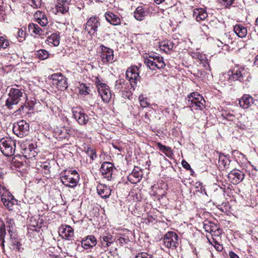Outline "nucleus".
<instances>
[{
	"label": "nucleus",
	"mask_w": 258,
	"mask_h": 258,
	"mask_svg": "<svg viewBox=\"0 0 258 258\" xmlns=\"http://www.w3.org/2000/svg\"><path fill=\"white\" fill-rule=\"evenodd\" d=\"M26 99V95L23 90L17 88H12L8 93V97L6 102V106L9 109H13L14 105Z\"/></svg>",
	"instance_id": "1"
},
{
	"label": "nucleus",
	"mask_w": 258,
	"mask_h": 258,
	"mask_svg": "<svg viewBox=\"0 0 258 258\" xmlns=\"http://www.w3.org/2000/svg\"><path fill=\"white\" fill-rule=\"evenodd\" d=\"M206 101L203 96L198 92H192L187 96L186 104L192 110H202L205 108Z\"/></svg>",
	"instance_id": "2"
},
{
	"label": "nucleus",
	"mask_w": 258,
	"mask_h": 258,
	"mask_svg": "<svg viewBox=\"0 0 258 258\" xmlns=\"http://www.w3.org/2000/svg\"><path fill=\"white\" fill-rule=\"evenodd\" d=\"M79 179V175L75 170L66 171L64 175L60 177V180L63 184L72 188L77 186Z\"/></svg>",
	"instance_id": "3"
},
{
	"label": "nucleus",
	"mask_w": 258,
	"mask_h": 258,
	"mask_svg": "<svg viewBox=\"0 0 258 258\" xmlns=\"http://www.w3.org/2000/svg\"><path fill=\"white\" fill-rule=\"evenodd\" d=\"M15 143L11 139H2L0 140V149L6 156H12L15 153Z\"/></svg>",
	"instance_id": "4"
},
{
	"label": "nucleus",
	"mask_w": 258,
	"mask_h": 258,
	"mask_svg": "<svg viewBox=\"0 0 258 258\" xmlns=\"http://www.w3.org/2000/svg\"><path fill=\"white\" fill-rule=\"evenodd\" d=\"M13 133L18 137L23 138L29 133V124L24 120L15 122L13 127Z\"/></svg>",
	"instance_id": "5"
},
{
	"label": "nucleus",
	"mask_w": 258,
	"mask_h": 258,
	"mask_svg": "<svg viewBox=\"0 0 258 258\" xmlns=\"http://www.w3.org/2000/svg\"><path fill=\"white\" fill-rule=\"evenodd\" d=\"M100 26L99 19L96 16H92L86 22L85 30L91 36H95Z\"/></svg>",
	"instance_id": "6"
},
{
	"label": "nucleus",
	"mask_w": 258,
	"mask_h": 258,
	"mask_svg": "<svg viewBox=\"0 0 258 258\" xmlns=\"http://www.w3.org/2000/svg\"><path fill=\"white\" fill-rule=\"evenodd\" d=\"M95 84L103 101L105 102H108L111 97L109 87L105 83H101L98 78H96Z\"/></svg>",
	"instance_id": "7"
},
{
	"label": "nucleus",
	"mask_w": 258,
	"mask_h": 258,
	"mask_svg": "<svg viewBox=\"0 0 258 258\" xmlns=\"http://www.w3.org/2000/svg\"><path fill=\"white\" fill-rule=\"evenodd\" d=\"M50 79L52 80V83L54 86L61 90H63L68 88L67 79L61 73H57L51 75Z\"/></svg>",
	"instance_id": "8"
},
{
	"label": "nucleus",
	"mask_w": 258,
	"mask_h": 258,
	"mask_svg": "<svg viewBox=\"0 0 258 258\" xmlns=\"http://www.w3.org/2000/svg\"><path fill=\"white\" fill-rule=\"evenodd\" d=\"M115 169L113 164L110 162H103L100 168V172L103 178L110 181L112 179L113 172Z\"/></svg>",
	"instance_id": "9"
},
{
	"label": "nucleus",
	"mask_w": 258,
	"mask_h": 258,
	"mask_svg": "<svg viewBox=\"0 0 258 258\" xmlns=\"http://www.w3.org/2000/svg\"><path fill=\"white\" fill-rule=\"evenodd\" d=\"M125 76L126 79L130 82L132 86H136L137 82L140 80L139 69L137 66H132L127 69Z\"/></svg>",
	"instance_id": "10"
},
{
	"label": "nucleus",
	"mask_w": 258,
	"mask_h": 258,
	"mask_svg": "<svg viewBox=\"0 0 258 258\" xmlns=\"http://www.w3.org/2000/svg\"><path fill=\"white\" fill-rule=\"evenodd\" d=\"M164 243L166 247L169 248H175L178 244V236L173 231L168 232L164 237Z\"/></svg>",
	"instance_id": "11"
},
{
	"label": "nucleus",
	"mask_w": 258,
	"mask_h": 258,
	"mask_svg": "<svg viewBox=\"0 0 258 258\" xmlns=\"http://www.w3.org/2000/svg\"><path fill=\"white\" fill-rule=\"evenodd\" d=\"M73 117L80 125H86L89 121V117L80 108H73Z\"/></svg>",
	"instance_id": "12"
},
{
	"label": "nucleus",
	"mask_w": 258,
	"mask_h": 258,
	"mask_svg": "<svg viewBox=\"0 0 258 258\" xmlns=\"http://www.w3.org/2000/svg\"><path fill=\"white\" fill-rule=\"evenodd\" d=\"M100 48V57L103 62L104 63L112 62L114 57L113 50L104 45H101Z\"/></svg>",
	"instance_id": "13"
},
{
	"label": "nucleus",
	"mask_w": 258,
	"mask_h": 258,
	"mask_svg": "<svg viewBox=\"0 0 258 258\" xmlns=\"http://www.w3.org/2000/svg\"><path fill=\"white\" fill-rule=\"evenodd\" d=\"M114 241L115 238L111 234L108 233H104L100 237L99 245L105 251Z\"/></svg>",
	"instance_id": "14"
},
{
	"label": "nucleus",
	"mask_w": 258,
	"mask_h": 258,
	"mask_svg": "<svg viewBox=\"0 0 258 258\" xmlns=\"http://www.w3.org/2000/svg\"><path fill=\"white\" fill-rule=\"evenodd\" d=\"M227 177L230 182L236 184L243 180L244 174L241 171L234 169L228 173Z\"/></svg>",
	"instance_id": "15"
},
{
	"label": "nucleus",
	"mask_w": 258,
	"mask_h": 258,
	"mask_svg": "<svg viewBox=\"0 0 258 258\" xmlns=\"http://www.w3.org/2000/svg\"><path fill=\"white\" fill-rule=\"evenodd\" d=\"M142 176L143 172L141 169L138 167H135L127 176V179L132 183L136 184L141 181Z\"/></svg>",
	"instance_id": "16"
},
{
	"label": "nucleus",
	"mask_w": 258,
	"mask_h": 258,
	"mask_svg": "<svg viewBox=\"0 0 258 258\" xmlns=\"http://www.w3.org/2000/svg\"><path fill=\"white\" fill-rule=\"evenodd\" d=\"M203 228L207 232L211 233L212 235L218 236L221 234L222 230L217 227L214 223L209 221H205L203 223Z\"/></svg>",
	"instance_id": "17"
},
{
	"label": "nucleus",
	"mask_w": 258,
	"mask_h": 258,
	"mask_svg": "<svg viewBox=\"0 0 258 258\" xmlns=\"http://www.w3.org/2000/svg\"><path fill=\"white\" fill-rule=\"evenodd\" d=\"M81 244L84 249H89L96 245L97 240L94 235H89L82 239Z\"/></svg>",
	"instance_id": "18"
},
{
	"label": "nucleus",
	"mask_w": 258,
	"mask_h": 258,
	"mask_svg": "<svg viewBox=\"0 0 258 258\" xmlns=\"http://www.w3.org/2000/svg\"><path fill=\"white\" fill-rule=\"evenodd\" d=\"M238 103L243 108H248L254 103V100L249 95L244 94L239 99Z\"/></svg>",
	"instance_id": "19"
},
{
	"label": "nucleus",
	"mask_w": 258,
	"mask_h": 258,
	"mask_svg": "<svg viewBox=\"0 0 258 258\" xmlns=\"http://www.w3.org/2000/svg\"><path fill=\"white\" fill-rule=\"evenodd\" d=\"M105 17L107 21L113 25L116 26L120 24V19L112 12H107L105 13Z\"/></svg>",
	"instance_id": "20"
},
{
	"label": "nucleus",
	"mask_w": 258,
	"mask_h": 258,
	"mask_svg": "<svg viewBox=\"0 0 258 258\" xmlns=\"http://www.w3.org/2000/svg\"><path fill=\"white\" fill-rule=\"evenodd\" d=\"M60 235L66 239H71L74 236V230L69 225H66L59 230Z\"/></svg>",
	"instance_id": "21"
},
{
	"label": "nucleus",
	"mask_w": 258,
	"mask_h": 258,
	"mask_svg": "<svg viewBox=\"0 0 258 258\" xmlns=\"http://www.w3.org/2000/svg\"><path fill=\"white\" fill-rule=\"evenodd\" d=\"M193 16L198 22L205 20L208 16L206 11L203 8L195 9L193 11Z\"/></svg>",
	"instance_id": "22"
},
{
	"label": "nucleus",
	"mask_w": 258,
	"mask_h": 258,
	"mask_svg": "<svg viewBox=\"0 0 258 258\" xmlns=\"http://www.w3.org/2000/svg\"><path fill=\"white\" fill-rule=\"evenodd\" d=\"M47 43L51 46H57L60 43L59 33H54L47 37Z\"/></svg>",
	"instance_id": "23"
},
{
	"label": "nucleus",
	"mask_w": 258,
	"mask_h": 258,
	"mask_svg": "<svg viewBox=\"0 0 258 258\" xmlns=\"http://www.w3.org/2000/svg\"><path fill=\"white\" fill-rule=\"evenodd\" d=\"M134 17L138 21L143 20L145 16L148 14L147 10L142 6L137 8L134 12Z\"/></svg>",
	"instance_id": "24"
},
{
	"label": "nucleus",
	"mask_w": 258,
	"mask_h": 258,
	"mask_svg": "<svg viewBox=\"0 0 258 258\" xmlns=\"http://www.w3.org/2000/svg\"><path fill=\"white\" fill-rule=\"evenodd\" d=\"M8 198L2 197L1 201L9 210H12L15 202L17 201L14 199V197L12 195H8Z\"/></svg>",
	"instance_id": "25"
},
{
	"label": "nucleus",
	"mask_w": 258,
	"mask_h": 258,
	"mask_svg": "<svg viewBox=\"0 0 258 258\" xmlns=\"http://www.w3.org/2000/svg\"><path fill=\"white\" fill-rule=\"evenodd\" d=\"M228 75L229 76L228 81L237 80L242 77L241 72L238 67L229 70Z\"/></svg>",
	"instance_id": "26"
},
{
	"label": "nucleus",
	"mask_w": 258,
	"mask_h": 258,
	"mask_svg": "<svg viewBox=\"0 0 258 258\" xmlns=\"http://www.w3.org/2000/svg\"><path fill=\"white\" fill-rule=\"evenodd\" d=\"M110 188L106 185H101L97 187V192L102 198L106 199L111 195Z\"/></svg>",
	"instance_id": "27"
},
{
	"label": "nucleus",
	"mask_w": 258,
	"mask_h": 258,
	"mask_svg": "<svg viewBox=\"0 0 258 258\" xmlns=\"http://www.w3.org/2000/svg\"><path fill=\"white\" fill-rule=\"evenodd\" d=\"M233 30L234 33L241 38L244 37L247 33V29L241 24H238L234 26Z\"/></svg>",
	"instance_id": "28"
},
{
	"label": "nucleus",
	"mask_w": 258,
	"mask_h": 258,
	"mask_svg": "<svg viewBox=\"0 0 258 258\" xmlns=\"http://www.w3.org/2000/svg\"><path fill=\"white\" fill-rule=\"evenodd\" d=\"M28 31L31 34H34L39 35L44 34V31L38 26V25L34 23H30L28 25Z\"/></svg>",
	"instance_id": "29"
},
{
	"label": "nucleus",
	"mask_w": 258,
	"mask_h": 258,
	"mask_svg": "<svg viewBox=\"0 0 258 258\" xmlns=\"http://www.w3.org/2000/svg\"><path fill=\"white\" fill-rule=\"evenodd\" d=\"M68 5H66L64 3H61L57 1V4L55 7V14H64L67 13L69 11V7Z\"/></svg>",
	"instance_id": "30"
},
{
	"label": "nucleus",
	"mask_w": 258,
	"mask_h": 258,
	"mask_svg": "<svg viewBox=\"0 0 258 258\" xmlns=\"http://www.w3.org/2000/svg\"><path fill=\"white\" fill-rule=\"evenodd\" d=\"M174 46V43L172 41H164L161 43L160 47L165 52L168 53L171 50Z\"/></svg>",
	"instance_id": "31"
},
{
	"label": "nucleus",
	"mask_w": 258,
	"mask_h": 258,
	"mask_svg": "<svg viewBox=\"0 0 258 258\" xmlns=\"http://www.w3.org/2000/svg\"><path fill=\"white\" fill-rule=\"evenodd\" d=\"M35 54L40 60H44L48 58L50 53L45 49H40L36 52Z\"/></svg>",
	"instance_id": "32"
},
{
	"label": "nucleus",
	"mask_w": 258,
	"mask_h": 258,
	"mask_svg": "<svg viewBox=\"0 0 258 258\" xmlns=\"http://www.w3.org/2000/svg\"><path fill=\"white\" fill-rule=\"evenodd\" d=\"M124 86L125 80L123 79H120L116 81L114 89L118 92L123 91L125 89Z\"/></svg>",
	"instance_id": "33"
},
{
	"label": "nucleus",
	"mask_w": 258,
	"mask_h": 258,
	"mask_svg": "<svg viewBox=\"0 0 258 258\" xmlns=\"http://www.w3.org/2000/svg\"><path fill=\"white\" fill-rule=\"evenodd\" d=\"M41 170L46 176L49 175L50 171V164L48 162H45L41 165Z\"/></svg>",
	"instance_id": "34"
},
{
	"label": "nucleus",
	"mask_w": 258,
	"mask_h": 258,
	"mask_svg": "<svg viewBox=\"0 0 258 258\" xmlns=\"http://www.w3.org/2000/svg\"><path fill=\"white\" fill-rule=\"evenodd\" d=\"M145 63L151 70H156L157 62L152 60L151 59L146 58L145 60Z\"/></svg>",
	"instance_id": "35"
},
{
	"label": "nucleus",
	"mask_w": 258,
	"mask_h": 258,
	"mask_svg": "<svg viewBox=\"0 0 258 258\" xmlns=\"http://www.w3.org/2000/svg\"><path fill=\"white\" fill-rule=\"evenodd\" d=\"M157 146L159 149L166 155H167L168 153H170L171 152V150L170 147L164 146L160 143H158L157 144Z\"/></svg>",
	"instance_id": "36"
},
{
	"label": "nucleus",
	"mask_w": 258,
	"mask_h": 258,
	"mask_svg": "<svg viewBox=\"0 0 258 258\" xmlns=\"http://www.w3.org/2000/svg\"><path fill=\"white\" fill-rule=\"evenodd\" d=\"M86 153L93 160L97 158L96 150L94 149L88 148L86 151Z\"/></svg>",
	"instance_id": "37"
},
{
	"label": "nucleus",
	"mask_w": 258,
	"mask_h": 258,
	"mask_svg": "<svg viewBox=\"0 0 258 258\" xmlns=\"http://www.w3.org/2000/svg\"><path fill=\"white\" fill-rule=\"evenodd\" d=\"M80 90L82 94L84 95L89 94V92L90 91L89 87L87 86L86 84H82L80 85Z\"/></svg>",
	"instance_id": "38"
},
{
	"label": "nucleus",
	"mask_w": 258,
	"mask_h": 258,
	"mask_svg": "<svg viewBox=\"0 0 258 258\" xmlns=\"http://www.w3.org/2000/svg\"><path fill=\"white\" fill-rule=\"evenodd\" d=\"M9 45V42L4 36L0 37V49H5Z\"/></svg>",
	"instance_id": "39"
},
{
	"label": "nucleus",
	"mask_w": 258,
	"mask_h": 258,
	"mask_svg": "<svg viewBox=\"0 0 258 258\" xmlns=\"http://www.w3.org/2000/svg\"><path fill=\"white\" fill-rule=\"evenodd\" d=\"M135 258H153V255L146 252H140L136 254Z\"/></svg>",
	"instance_id": "40"
},
{
	"label": "nucleus",
	"mask_w": 258,
	"mask_h": 258,
	"mask_svg": "<svg viewBox=\"0 0 258 258\" xmlns=\"http://www.w3.org/2000/svg\"><path fill=\"white\" fill-rule=\"evenodd\" d=\"M46 15L44 12L39 11L36 12L34 15V17L36 20V22H38V21H40V20L42 19Z\"/></svg>",
	"instance_id": "41"
},
{
	"label": "nucleus",
	"mask_w": 258,
	"mask_h": 258,
	"mask_svg": "<svg viewBox=\"0 0 258 258\" xmlns=\"http://www.w3.org/2000/svg\"><path fill=\"white\" fill-rule=\"evenodd\" d=\"M68 135L69 133L67 132V130L65 128H62V130H60L58 132V136L60 139H64L68 138Z\"/></svg>",
	"instance_id": "42"
},
{
	"label": "nucleus",
	"mask_w": 258,
	"mask_h": 258,
	"mask_svg": "<svg viewBox=\"0 0 258 258\" xmlns=\"http://www.w3.org/2000/svg\"><path fill=\"white\" fill-rule=\"evenodd\" d=\"M29 3L30 5L34 8H39L41 5V0H30Z\"/></svg>",
	"instance_id": "43"
},
{
	"label": "nucleus",
	"mask_w": 258,
	"mask_h": 258,
	"mask_svg": "<svg viewBox=\"0 0 258 258\" xmlns=\"http://www.w3.org/2000/svg\"><path fill=\"white\" fill-rule=\"evenodd\" d=\"M139 99L141 107L145 108L149 105L150 103L144 99L143 96H140Z\"/></svg>",
	"instance_id": "44"
},
{
	"label": "nucleus",
	"mask_w": 258,
	"mask_h": 258,
	"mask_svg": "<svg viewBox=\"0 0 258 258\" xmlns=\"http://www.w3.org/2000/svg\"><path fill=\"white\" fill-rule=\"evenodd\" d=\"M35 147L34 145L31 144L28 146V147L26 149V151H29L31 153L32 157H35L36 154V151L34 150Z\"/></svg>",
	"instance_id": "45"
},
{
	"label": "nucleus",
	"mask_w": 258,
	"mask_h": 258,
	"mask_svg": "<svg viewBox=\"0 0 258 258\" xmlns=\"http://www.w3.org/2000/svg\"><path fill=\"white\" fill-rule=\"evenodd\" d=\"M37 23H39L41 26L46 27L48 24V21L46 16L40 20V21H38Z\"/></svg>",
	"instance_id": "46"
},
{
	"label": "nucleus",
	"mask_w": 258,
	"mask_h": 258,
	"mask_svg": "<svg viewBox=\"0 0 258 258\" xmlns=\"http://www.w3.org/2000/svg\"><path fill=\"white\" fill-rule=\"evenodd\" d=\"M182 166L183 167L187 170H189L190 172L194 173V170L190 167V165L185 160H182L181 162Z\"/></svg>",
	"instance_id": "47"
},
{
	"label": "nucleus",
	"mask_w": 258,
	"mask_h": 258,
	"mask_svg": "<svg viewBox=\"0 0 258 258\" xmlns=\"http://www.w3.org/2000/svg\"><path fill=\"white\" fill-rule=\"evenodd\" d=\"M149 58L152 59V60H154L156 62H157L158 61H161L162 59H163V57L161 56H160L158 54H153V55H150Z\"/></svg>",
	"instance_id": "48"
},
{
	"label": "nucleus",
	"mask_w": 258,
	"mask_h": 258,
	"mask_svg": "<svg viewBox=\"0 0 258 258\" xmlns=\"http://www.w3.org/2000/svg\"><path fill=\"white\" fill-rule=\"evenodd\" d=\"M225 156L223 155H220L219 159V166L222 167H225L226 166V162L224 161Z\"/></svg>",
	"instance_id": "49"
},
{
	"label": "nucleus",
	"mask_w": 258,
	"mask_h": 258,
	"mask_svg": "<svg viewBox=\"0 0 258 258\" xmlns=\"http://www.w3.org/2000/svg\"><path fill=\"white\" fill-rule=\"evenodd\" d=\"M156 69H163L165 67V63L163 60V59L161 61H158L156 64Z\"/></svg>",
	"instance_id": "50"
},
{
	"label": "nucleus",
	"mask_w": 258,
	"mask_h": 258,
	"mask_svg": "<svg viewBox=\"0 0 258 258\" xmlns=\"http://www.w3.org/2000/svg\"><path fill=\"white\" fill-rule=\"evenodd\" d=\"M13 224H14L13 220H11V219L8 220V221L7 222L6 227L7 228H9V229H8V231L9 232L11 231V227H13Z\"/></svg>",
	"instance_id": "51"
},
{
	"label": "nucleus",
	"mask_w": 258,
	"mask_h": 258,
	"mask_svg": "<svg viewBox=\"0 0 258 258\" xmlns=\"http://www.w3.org/2000/svg\"><path fill=\"white\" fill-rule=\"evenodd\" d=\"M13 243L14 245L16 246V249L19 251H21L20 249V246L21 245V244L20 243V242L16 240H15L13 241Z\"/></svg>",
	"instance_id": "52"
},
{
	"label": "nucleus",
	"mask_w": 258,
	"mask_h": 258,
	"mask_svg": "<svg viewBox=\"0 0 258 258\" xmlns=\"http://www.w3.org/2000/svg\"><path fill=\"white\" fill-rule=\"evenodd\" d=\"M234 5L232 7H236V3H235V0H227V8Z\"/></svg>",
	"instance_id": "53"
},
{
	"label": "nucleus",
	"mask_w": 258,
	"mask_h": 258,
	"mask_svg": "<svg viewBox=\"0 0 258 258\" xmlns=\"http://www.w3.org/2000/svg\"><path fill=\"white\" fill-rule=\"evenodd\" d=\"M236 39V37H235V35L234 33H231V34H229L228 35V39L229 40H231L230 43L231 44H233L234 43V39Z\"/></svg>",
	"instance_id": "54"
},
{
	"label": "nucleus",
	"mask_w": 258,
	"mask_h": 258,
	"mask_svg": "<svg viewBox=\"0 0 258 258\" xmlns=\"http://www.w3.org/2000/svg\"><path fill=\"white\" fill-rule=\"evenodd\" d=\"M5 234V228L1 227L0 228V237L4 239Z\"/></svg>",
	"instance_id": "55"
},
{
	"label": "nucleus",
	"mask_w": 258,
	"mask_h": 258,
	"mask_svg": "<svg viewBox=\"0 0 258 258\" xmlns=\"http://www.w3.org/2000/svg\"><path fill=\"white\" fill-rule=\"evenodd\" d=\"M229 257L230 258H239V256L234 252L230 251L229 252Z\"/></svg>",
	"instance_id": "56"
},
{
	"label": "nucleus",
	"mask_w": 258,
	"mask_h": 258,
	"mask_svg": "<svg viewBox=\"0 0 258 258\" xmlns=\"http://www.w3.org/2000/svg\"><path fill=\"white\" fill-rule=\"evenodd\" d=\"M215 247V248L216 249V250L219 251H222L223 248L222 245H220L219 244L216 245Z\"/></svg>",
	"instance_id": "57"
},
{
	"label": "nucleus",
	"mask_w": 258,
	"mask_h": 258,
	"mask_svg": "<svg viewBox=\"0 0 258 258\" xmlns=\"http://www.w3.org/2000/svg\"><path fill=\"white\" fill-rule=\"evenodd\" d=\"M226 116H227V120H233V119L234 118V116L233 115V114H230L229 113H227Z\"/></svg>",
	"instance_id": "58"
},
{
	"label": "nucleus",
	"mask_w": 258,
	"mask_h": 258,
	"mask_svg": "<svg viewBox=\"0 0 258 258\" xmlns=\"http://www.w3.org/2000/svg\"><path fill=\"white\" fill-rule=\"evenodd\" d=\"M58 2L64 3L66 5H69L71 0H57Z\"/></svg>",
	"instance_id": "59"
},
{
	"label": "nucleus",
	"mask_w": 258,
	"mask_h": 258,
	"mask_svg": "<svg viewBox=\"0 0 258 258\" xmlns=\"http://www.w3.org/2000/svg\"><path fill=\"white\" fill-rule=\"evenodd\" d=\"M112 146L114 148L117 149L119 151H121L122 150V147H118V146H116L114 143H112Z\"/></svg>",
	"instance_id": "60"
},
{
	"label": "nucleus",
	"mask_w": 258,
	"mask_h": 258,
	"mask_svg": "<svg viewBox=\"0 0 258 258\" xmlns=\"http://www.w3.org/2000/svg\"><path fill=\"white\" fill-rule=\"evenodd\" d=\"M253 65L258 67V55L255 57V60L253 62Z\"/></svg>",
	"instance_id": "61"
},
{
	"label": "nucleus",
	"mask_w": 258,
	"mask_h": 258,
	"mask_svg": "<svg viewBox=\"0 0 258 258\" xmlns=\"http://www.w3.org/2000/svg\"><path fill=\"white\" fill-rule=\"evenodd\" d=\"M118 240L119 241V242L121 243H125L126 239L122 237H120V238L118 239Z\"/></svg>",
	"instance_id": "62"
},
{
	"label": "nucleus",
	"mask_w": 258,
	"mask_h": 258,
	"mask_svg": "<svg viewBox=\"0 0 258 258\" xmlns=\"http://www.w3.org/2000/svg\"><path fill=\"white\" fill-rule=\"evenodd\" d=\"M164 1V0H154L155 3L158 5L161 4Z\"/></svg>",
	"instance_id": "63"
},
{
	"label": "nucleus",
	"mask_w": 258,
	"mask_h": 258,
	"mask_svg": "<svg viewBox=\"0 0 258 258\" xmlns=\"http://www.w3.org/2000/svg\"><path fill=\"white\" fill-rule=\"evenodd\" d=\"M25 107V105L24 104V105H22L21 106V107L17 110V111H21V110H24Z\"/></svg>",
	"instance_id": "64"
}]
</instances>
